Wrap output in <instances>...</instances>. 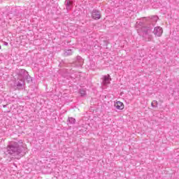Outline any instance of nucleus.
<instances>
[{"label": "nucleus", "instance_id": "nucleus-1", "mask_svg": "<svg viewBox=\"0 0 179 179\" xmlns=\"http://www.w3.org/2000/svg\"><path fill=\"white\" fill-rule=\"evenodd\" d=\"M157 20H159V17L157 15H152L147 17L145 25L142 26L141 29L138 31L140 36H142L143 38L148 40V41H152V40H153L152 33L157 37H162V34H163V28H162V27H155V24L157 23Z\"/></svg>", "mask_w": 179, "mask_h": 179}, {"label": "nucleus", "instance_id": "nucleus-2", "mask_svg": "<svg viewBox=\"0 0 179 179\" xmlns=\"http://www.w3.org/2000/svg\"><path fill=\"white\" fill-rule=\"evenodd\" d=\"M22 141L18 143L11 141L7 146V153L11 156H24L26 155V148L23 147Z\"/></svg>", "mask_w": 179, "mask_h": 179}, {"label": "nucleus", "instance_id": "nucleus-3", "mask_svg": "<svg viewBox=\"0 0 179 179\" xmlns=\"http://www.w3.org/2000/svg\"><path fill=\"white\" fill-rule=\"evenodd\" d=\"M25 85H26V83L24 82V79L21 78L19 81L15 82L14 83V87L17 90H23Z\"/></svg>", "mask_w": 179, "mask_h": 179}, {"label": "nucleus", "instance_id": "nucleus-4", "mask_svg": "<svg viewBox=\"0 0 179 179\" xmlns=\"http://www.w3.org/2000/svg\"><path fill=\"white\" fill-rule=\"evenodd\" d=\"M92 17L94 20H99V19H101V13L96 9H94L92 11Z\"/></svg>", "mask_w": 179, "mask_h": 179}, {"label": "nucleus", "instance_id": "nucleus-5", "mask_svg": "<svg viewBox=\"0 0 179 179\" xmlns=\"http://www.w3.org/2000/svg\"><path fill=\"white\" fill-rule=\"evenodd\" d=\"M110 82H111V77L110 76V74L103 76V82H102V84L103 85V86H107L108 85H110L111 83Z\"/></svg>", "mask_w": 179, "mask_h": 179}, {"label": "nucleus", "instance_id": "nucleus-6", "mask_svg": "<svg viewBox=\"0 0 179 179\" xmlns=\"http://www.w3.org/2000/svg\"><path fill=\"white\" fill-rule=\"evenodd\" d=\"M28 74L29 72H27V71H26L25 69H20L18 71V76H20V78H22L21 79H24L26 76Z\"/></svg>", "mask_w": 179, "mask_h": 179}, {"label": "nucleus", "instance_id": "nucleus-7", "mask_svg": "<svg viewBox=\"0 0 179 179\" xmlns=\"http://www.w3.org/2000/svg\"><path fill=\"white\" fill-rule=\"evenodd\" d=\"M65 5L66 6L67 10H70V9H72V6H73V1L71 0H66Z\"/></svg>", "mask_w": 179, "mask_h": 179}, {"label": "nucleus", "instance_id": "nucleus-8", "mask_svg": "<svg viewBox=\"0 0 179 179\" xmlns=\"http://www.w3.org/2000/svg\"><path fill=\"white\" fill-rule=\"evenodd\" d=\"M114 106L117 110H124V103L121 101H117Z\"/></svg>", "mask_w": 179, "mask_h": 179}, {"label": "nucleus", "instance_id": "nucleus-9", "mask_svg": "<svg viewBox=\"0 0 179 179\" xmlns=\"http://www.w3.org/2000/svg\"><path fill=\"white\" fill-rule=\"evenodd\" d=\"M24 80H26L27 83H33V78L29 73L24 77Z\"/></svg>", "mask_w": 179, "mask_h": 179}, {"label": "nucleus", "instance_id": "nucleus-10", "mask_svg": "<svg viewBox=\"0 0 179 179\" xmlns=\"http://www.w3.org/2000/svg\"><path fill=\"white\" fill-rule=\"evenodd\" d=\"M73 54V51L71 49H66L64 50V57H68L69 55H72Z\"/></svg>", "mask_w": 179, "mask_h": 179}, {"label": "nucleus", "instance_id": "nucleus-11", "mask_svg": "<svg viewBox=\"0 0 179 179\" xmlns=\"http://www.w3.org/2000/svg\"><path fill=\"white\" fill-rule=\"evenodd\" d=\"M76 61L78 62V65L82 66L83 65V59L80 56H77Z\"/></svg>", "mask_w": 179, "mask_h": 179}, {"label": "nucleus", "instance_id": "nucleus-12", "mask_svg": "<svg viewBox=\"0 0 179 179\" xmlns=\"http://www.w3.org/2000/svg\"><path fill=\"white\" fill-rule=\"evenodd\" d=\"M67 122L69 124H75L76 122V120L73 117H69Z\"/></svg>", "mask_w": 179, "mask_h": 179}, {"label": "nucleus", "instance_id": "nucleus-13", "mask_svg": "<svg viewBox=\"0 0 179 179\" xmlns=\"http://www.w3.org/2000/svg\"><path fill=\"white\" fill-rule=\"evenodd\" d=\"M159 103H157V101H153L151 103L152 107L156 108L157 107V105Z\"/></svg>", "mask_w": 179, "mask_h": 179}, {"label": "nucleus", "instance_id": "nucleus-14", "mask_svg": "<svg viewBox=\"0 0 179 179\" xmlns=\"http://www.w3.org/2000/svg\"><path fill=\"white\" fill-rule=\"evenodd\" d=\"M80 96L82 97H83V96H85L86 94V91H85L84 90H80V92H79Z\"/></svg>", "mask_w": 179, "mask_h": 179}, {"label": "nucleus", "instance_id": "nucleus-15", "mask_svg": "<svg viewBox=\"0 0 179 179\" xmlns=\"http://www.w3.org/2000/svg\"><path fill=\"white\" fill-rule=\"evenodd\" d=\"M4 45H8V42H5Z\"/></svg>", "mask_w": 179, "mask_h": 179}, {"label": "nucleus", "instance_id": "nucleus-16", "mask_svg": "<svg viewBox=\"0 0 179 179\" xmlns=\"http://www.w3.org/2000/svg\"><path fill=\"white\" fill-rule=\"evenodd\" d=\"M3 107L5 108V107H6V105H3Z\"/></svg>", "mask_w": 179, "mask_h": 179}]
</instances>
